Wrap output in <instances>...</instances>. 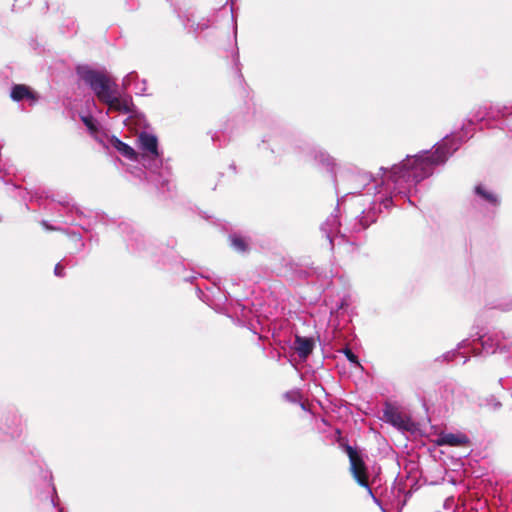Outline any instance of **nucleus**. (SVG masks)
I'll list each match as a JSON object with an SVG mask.
<instances>
[{
	"label": "nucleus",
	"mask_w": 512,
	"mask_h": 512,
	"mask_svg": "<svg viewBox=\"0 0 512 512\" xmlns=\"http://www.w3.org/2000/svg\"><path fill=\"white\" fill-rule=\"evenodd\" d=\"M451 140L445 139L441 144L437 145L433 152H423L414 157H408L399 165H394L388 179L395 185L396 189L401 192L402 189L422 181L429 177L434 167L443 164L457 147L451 149L449 146Z\"/></svg>",
	"instance_id": "1"
},
{
	"label": "nucleus",
	"mask_w": 512,
	"mask_h": 512,
	"mask_svg": "<svg viewBox=\"0 0 512 512\" xmlns=\"http://www.w3.org/2000/svg\"><path fill=\"white\" fill-rule=\"evenodd\" d=\"M342 447L349 457L350 470L354 478L359 485L367 489L369 495L372 496V498L376 501L377 499L374 496L371 487L369 486L367 466L363 460L362 455L355 448L348 444H344Z\"/></svg>",
	"instance_id": "2"
},
{
	"label": "nucleus",
	"mask_w": 512,
	"mask_h": 512,
	"mask_svg": "<svg viewBox=\"0 0 512 512\" xmlns=\"http://www.w3.org/2000/svg\"><path fill=\"white\" fill-rule=\"evenodd\" d=\"M118 92L115 79L105 69H98V100L105 103Z\"/></svg>",
	"instance_id": "3"
},
{
	"label": "nucleus",
	"mask_w": 512,
	"mask_h": 512,
	"mask_svg": "<svg viewBox=\"0 0 512 512\" xmlns=\"http://www.w3.org/2000/svg\"><path fill=\"white\" fill-rule=\"evenodd\" d=\"M138 147L142 151V157L155 160L160 157L158 151V140L153 134L141 132L137 138Z\"/></svg>",
	"instance_id": "4"
},
{
	"label": "nucleus",
	"mask_w": 512,
	"mask_h": 512,
	"mask_svg": "<svg viewBox=\"0 0 512 512\" xmlns=\"http://www.w3.org/2000/svg\"><path fill=\"white\" fill-rule=\"evenodd\" d=\"M45 209L56 210L58 217L62 219L61 223L64 224L74 223L75 220H70L68 217L72 216L74 212H78V210L70 204L68 198H65L64 200L52 199V201L49 202L47 206H45Z\"/></svg>",
	"instance_id": "5"
},
{
	"label": "nucleus",
	"mask_w": 512,
	"mask_h": 512,
	"mask_svg": "<svg viewBox=\"0 0 512 512\" xmlns=\"http://www.w3.org/2000/svg\"><path fill=\"white\" fill-rule=\"evenodd\" d=\"M105 104L110 111H116L120 114H132L134 112V104L131 97L120 95L119 92L112 99H108Z\"/></svg>",
	"instance_id": "6"
},
{
	"label": "nucleus",
	"mask_w": 512,
	"mask_h": 512,
	"mask_svg": "<svg viewBox=\"0 0 512 512\" xmlns=\"http://www.w3.org/2000/svg\"><path fill=\"white\" fill-rule=\"evenodd\" d=\"M468 442V437L463 433H442L436 440V443L439 446H464Z\"/></svg>",
	"instance_id": "7"
},
{
	"label": "nucleus",
	"mask_w": 512,
	"mask_h": 512,
	"mask_svg": "<svg viewBox=\"0 0 512 512\" xmlns=\"http://www.w3.org/2000/svg\"><path fill=\"white\" fill-rule=\"evenodd\" d=\"M11 98L15 101H22L24 99L30 101L31 104H34L38 97L34 94L33 91L30 90L29 87L18 84L14 85L11 89Z\"/></svg>",
	"instance_id": "8"
},
{
	"label": "nucleus",
	"mask_w": 512,
	"mask_h": 512,
	"mask_svg": "<svg viewBox=\"0 0 512 512\" xmlns=\"http://www.w3.org/2000/svg\"><path fill=\"white\" fill-rule=\"evenodd\" d=\"M112 146L125 158L131 161H138L139 154L129 145L117 138L111 139Z\"/></svg>",
	"instance_id": "9"
},
{
	"label": "nucleus",
	"mask_w": 512,
	"mask_h": 512,
	"mask_svg": "<svg viewBox=\"0 0 512 512\" xmlns=\"http://www.w3.org/2000/svg\"><path fill=\"white\" fill-rule=\"evenodd\" d=\"M77 74L79 78L88 85L93 91H96V70L88 66H78Z\"/></svg>",
	"instance_id": "10"
},
{
	"label": "nucleus",
	"mask_w": 512,
	"mask_h": 512,
	"mask_svg": "<svg viewBox=\"0 0 512 512\" xmlns=\"http://www.w3.org/2000/svg\"><path fill=\"white\" fill-rule=\"evenodd\" d=\"M295 350L300 358H307L313 350V342L311 339L296 337Z\"/></svg>",
	"instance_id": "11"
},
{
	"label": "nucleus",
	"mask_w": 512,
	"mask_h": 512,
	"mask_svg": "<svg viewBox=\"0 0 512 512\" xmlns=\"http://www.w3.org/2000/svg\"><path fill=\"white\" fill-rule=\"evenodd\" d=\"M80 119L89 130L90 134L95 137L96 135V120L91 111H80Z\"/></svg>",
	"instance_id": "12"
},
{
	"label": "nucleus",
	"mask_w": 512,
	"mask_h": 512,
	"mask_svg": "<svg viewBox=\"0 0 512 512\" xmlns=\"http://www.w3.org/2000/svg\"><path fill=\"white\" fill-rule=\"evenodd\" d=\"M475 192H476L479 196H481L484 200H486V201H488V202H490V203H492V204H494V205H495V204H497V202H498V201H497V198H496V196H495L494 194H492V193H490V192L486 191V190H485L482 186H480V185H479V186H477V187L475 188Z\"/></svg>",
	"instance_id": "13"
},
{
	"label": "nucleus",
	"mask_w": 512,
	"mask_h": 512,
	"mask_svg": "<svg viewBox=\"0 0 512 512\" xmlns=\"http://www.w3.org/2000/svg\"><path fill=\"white\" fill-rule=\"evenodd\" d=\"M231 243L235 249L238 251H246L247 250V243L244 238L240 236H232L231 237Z\"/></svg>",
	"instance_id": "14"
},
{
	"label": "nucleus",
	"mask_w": 512,
	"mask_h": 512,
	"mask_svg": "<svg viewBox=\"0 0 512 512\" xmlns=\"http://www.w3.org/2000/svg\"><path fill=\"white\" fill-rule=\"evenodd\" d=\"M284 397L291 402H297L300 399V394L298 391H289L285 393Z\"/></svg>",
	"instance_id": "15"
},
{
	"label": "nucleus",
	"mask_w": 512,
	"mask_h": 512,
	"mask_svg": "<svg viewBox=\"0 0 512 512\" xmlns=\"http://www.w3.org/2000/svg\"><path fill=\"white\" fill-rule=\"evenodd\" d=\"M344 354L351 363H354L358 366L360 365L357 356L350 349H345Z\"/></svg>",
	"instance_id": "16"
},
{
	"label": "nucleus",
	"mask_w": 512,
	"mask_h": 512,
	"mask_svg": "<svg viewBox=\"0 0 512 512\" xmlns=\"http://www.w3.org/2000/svg\"><path fill=\"white\" fill-rule=\"evenodd\" d=\"M41 225L43 226L44 229L48 230V231H58V230H61L60 227L58 226H54V225H51L48 221L46 220H42L41 221Z\"/></svg>",
	"instance_id": "17"
},
{
	"label": "nucleus",
	"mask_w": 512,
	"mask_h": 512,
	"mask_svg": "<svg viewBox=\"0 0 512 512\" xmlns=\"http://www.w3.org/2000/svg\"><path fill=\"white\" fill-rule=\"evenodd\" d=\"M54 274L57 277H63L64 276V266L62 265L61 262L56 264V266L54 268Z\"/></svg>",
	"instance_id": "18"
},
{
	"label": "nucleus",
	"mask_w": 512,
	"mask_h": 512,
	"mask_svg": "<svg viewBox=\"0 0 512 512\" xmlns=\"http://www.w3.org/2000/svg\"><path fill=\"white\" fill-rule=\"evenodd\" d=\"M12 173H13V168H12V167H9V168H7V169L5 170L4 175H1L0 177H1V178H4V176H6V175H10V174H12Z\"/></svg>",
	"instance_id": "19"
},
{
	"label": "nucleus",
	"mask_w": 512,
	"mask_h": 512,
	"mask_svg": "<svg viewBox=\"0 0 512 512\" xmlns=\"http://www.w3.org/2000/svg\"><path fill=\"white\" fill-rule=\"evenodd\" d=\"M36 198H37L38 200H40V199H42V196H41V195H39V196H38V194L36 193Z\"/></svg>",
	"instance_id": "20"
},
{
	"label": "nucleus",
	"mask_w": 512,
	"mask_h": 512,
	"mask_svg": "<svg viewBox=\"0 0 512 512\" xmlns=\"http://www.w3.org/2000/svg\"><path fill=\"white\" fill-rule=\"evenodd\" d=\"M369 224H362L363 228H367Z\"/></svg>",
	"instance_id": "21"
}]
</instances>
